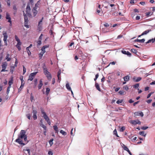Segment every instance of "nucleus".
<instances>
[{
  "label": "nucleus",
  "mask_w": 155,
  "mask_h": 155,
  "mask_svg": "<svg viewBox=\"0 0 155 155\" xmlns=\"http://www.w3.org/2000/svg\"><path fill=\"white\" fill-rule=\"evenodd\" d=\"M26 134V131L25 130H21L20 133V135L18 136V138L16 139L15 141L16 142L18 143L19 144L24 145L25 143H23V141L21 139H24V141L25 142L27 141V137Z\"/></svg>",
  "instance_id": "f257e3e1"
},
{
  "label": "nucleus",
  "mask_w": 155,
  "mask_h": 155,
  "mask_svg": "<svg viewBox=\"0 0 155 155\" xmlns=\"http://www.w3.org/2000/svg\"><path fill=\"white\" fill-rule=\"evenodd\" d=\"M41 114L43 115V117L45 120V121L47 122L48 124L50 125L51 124V122L50 119L47 115L46 113L44 111L43 109H41Z\"/></svg>",
  "instance_id": "f03ea898"
},
{
  "label": "nucleus",
  "mask_w": 155,
  "mask_h": 155,
  "mask_svg": "<svg viewBox=\"0 0 155 155\" xmlns=\"http://www.w3.org/2000/svg\"><path fill=\"white\" fill-rule=\"evenodd\" d=\"M43 69L44 73L46 75L48 80L50 81L52 78L51 74L48 71L47 68L43 67Z\"/></svg>",
  "instance_id": "7ed1b4c3"
},
{
  "label": "nucleus",
  "mask_w": 155,
  "mask_h": 155,
  "mask_svg": "<svg viewBox=\"0 0 155 155\" xmlns=\"http://www.w3.org/2000/svg\"><path fill=\"white\" fill-rule=\"evenodd\" d=\"M23 15L24 17V26L27 28H29V26L28 25V17L24 11H23Z\"/></svg>",
  "instance_id": "20e7f679"
},
{
  "label": "nucleus",
  "mask_w": 155,
  "mask_h": 155,
  "mask_svg": "<svg viewBox=\"0 0 155 155\" xmlns=\"http://www.w3.org/2000/svg\"><path fill=\"white\" fill-rule=\"evenodd\" d=\"M38 73V72H36L34 73H31L29 76L28 80L32 81L35 76L36 75V74Z\"/></svg>",
  "instance_id": "39448f33"
},
{
  "label": "nucleus",
  "mask_w": 155,
  "mask_h": 155,
  "mask_svg": "<svg viewBox=\"0 0 155 155\" xmlns=\"http://www.w3.org/2000/svg\"><path fill=\"white\" fill-rule=\"evenodd\" d=\"M7 65V63L6 62H4L2 63V69L1 71V72H4L7 71L5 69Z\"/></svg>",
  "instance_id": "423d86ee"
},
{
  "label": "nucleus",
  "mask_w": 155,
  "mask_h": 155,
  "mask_svg": "<svg viewBox=\"0 0 155 155\" xmlns=\"http://www.w3.org/2000/svg\"><path fill=\"white\" fill-rule=\"evenodd\" d=\"M5 18L7 20H8V22L10 23V26H11L12 25V21L11 20V18L10 17V16L9 14L8 13H6Z\"/></svg>",
  "instance_id": "0eeeda50"
},
{
  "label": "nucleus",
  "mask_w": 155,
  "mask_h": 155,
  "mask_svg": "<svg viewBox=\"0 0 155 155\" xmlns=\"http://www.w3.org/2000/svg\"><path fill=\"white\" fill-rule=\"evenodd\" d=\"M130 124L133 125L140 124H141L140 122L138 120H131L130 121Z\"/></svg>",
  "instance_id": "6e6552de"
},
{
  "label": "nucleus",
  "mask_w": 155,
  "mask_h": 155,
  "mask_svg": "<svg viewBox=\"0 0 155 155\" xmlns=\"http://www.w3.org/2000/svg\"><path fill=\"white\" fill-rule=\"evenodd\" d=\"M30 7L29 5H27L26 8V13L28 16L31 15V14H30Z\"/></svg>",
  "instance_id": "1a4fd4ad"
},
{
  "label": "nucleus",
  "mask_w": 155,
  "mask_h": 155,
  "mask_svg": "<svg viewBox=\"0 0 155 155\" xmlns=\"http://www.w3.org/2000/svg\"><path fill=\"white\" fill-rule=\"evenodd\" d=\"M134 114L135 116H140L141 117H143V114L142 111L135 112L134 113Z\"/></svg>",
  "instance_id": "9d476101"
},
{
  "label": "nucleus",
  "mask_w": 155,
  "mask_h": 155,
  "mask_svg": "<svg viewBox=\"0 0 155 155\" xmlns=\"http://www.w3.org/2000/svg\"><path fill=\"white\" fill-rule=\"evenodd\" d=\"M133 80L135 81V82H138L140 81L142 78H141L139 77L138 78H137L135 77H134L133 78Z\"/></svg>",
  "instance_id": "9b49d317"
},
{
  "label": "nucleus",
  "mask_w": 155,
  "mask_h": 155,
  "mask_svg": "<svg viewBox=\"0 0 155 155\" xmlns=\"http://www.w3.org/2000/svg\"><path fill=\"white\" fill-rule=\"evenodd\" d=\"M21 45V43L20 41L17 42V44L16 45V47L18 48L19 51L21 50L20 46Z\"/></svg>",
  "instance_id": "f8f14e48"
},
{
  "label": "nucleus",
  "mask_w": 155,
  "mask_h": 155,
  "mask_svg": "<svg viewBox=\"0 0 155 155\" xmlns=\"http://www.w3.org/2000/svg\"><path fill=\"white\" fill-rule=\"evenodd\" d=\"M151 31V30H147L144 31L142 33L141 35L139 36V37H140L141 36L143 35H145L147 34L150 31Z\"/></svg>",
  "instance_id": "ddd939ff"
},
{
  "label": "nucleus",
  "mask_w": 155,
  "mask_h": 155,
  "mask_svg": "<svg viewBox=\"0 0 155 155\" xmlns=\"http://www.w3.org/2000/svg\"><path fill=\"white\" fill-rule=\"evenodd\" d=\"M69 44H70L69 46V49L70 50H72L74 48V46L72 47V46L74 45V42H72L71 43H69Z\"/></svg>",
  "instance_id": "4468645a"
},
{
  "label": "nucleus",
  "mask_w": 155,
  "mask_h": 155,
  "mask_svg": "<svg viewBox=\"0 0 155 155\" xmlns=\"http://www.w3.org/2000/svg\"><path fill=\"white\" fill-rule=\"evenodd\" d=\"M49 47V45H45L43 46L41 48V50L42 51H44L45 52V49L46 48H48Z\"/></svg>",
  "instance_id": "2eb2a0df"
},
{
  "label": "nucleus",
  "mask_w": 155,
  "mask_h": 155,
  "mask_svg": "<svg viewBox=\"0 0 155 155\" xmlns=\"http://www.w3.org/2000/svg\"><path fill=\"white\" fill-rule=\"evenodd\" d=\"M3 35H4L3 41H6L7 40L8 37L7 34L6 32H5L3 33Z\"/></svg>",
  "instance_id": "dca6fc26"
},
{
  "label": "nucleus",
  "mask_w": 155,
  "mask_h": 155,
  "mask_svg": "<svg viewBox=\"0 0 155 155\" xmlns=\"http://www.w3.org/2000/svg\"><path fill=\"white\" fill-rule=\"evenodd\" d=\"M151 42H152V43H153L155 42V38H152L151 39L149 40L146 43V44H147Z\"/></svg>",
  "instance_id": "f3484780"
},
{
  "label": "nucleus",
  "mask_w": 155,
  "mask_h": 155,
  "mask_svg": "<svg viewBox=\"0 0 155 155\" xmlns=\"http://www.w3.org/2000/svg\"><path fill=\"white\" fill-rule=\"evenodd\" d=\"M43 84L42 83V80H40L39 81V84L38 85V88L39 89H41V87H42Z\"/></svg>",
  "instance_id": "a211bd4d"
},
{
  "label": "nucleus",
  "mask_w": 155,
  "mask_h": 155,
  "mask_svg": "<svg viewBox=\"0 0 155 155\" xmlns=\"http://www.w3.org/2000/svg\"><path fill=\"white\" fill-rule=\"evenodd\" d=\"M34 16H35L38 13V11L37 9L33 8L32 10Z\"/></svg>",
  "instance_id": "6ab92c4d"
},
{
  "label": "nucleus",
  "mask_w": 155,
  "mask_h": 155,
  "mask_svg": "<svg viewBox=\"0 0 155 155\" xmlns=\"http://www.w3.org/2000/svg\"><path fill=\"white\" fill-rule=\"evenodd\" d=\"M95 86L96 88L98 91H101V89L100 88V86L99 84L97 83L96 82L95 83Z\"/></svg>",
  "instance_id": "aec40b11"
},
{
  "label": "nucleus",
  "mask_w": 155,
  "mask_h": 155,
  "mask_svg": "<svg viewBox=\"0 0 155 155\" xmlns=\"http://www.w3.org/2000/svg\"><path fill=\"white\" fill-rule=\"evenodd\" d=\"M53 127L55 131V133L58 134V129L57 126L56 125H54L53 126Z\"/></svg>",
  "instance_id": "412c9836"
},
{
  "label": "nucleus",
  "mask_w": 155,
  "mask_h": 155,
  "mask_svg": "<svg viewBox=\"0 0 155 155\" xmlns=\"http://www.w3.org/2000/svg\"><path fill=\"white\" fill-rule=\"evenodd\" d=\"M45 52L44 51H41L39 54V58L40 59L42 58V56L44 54Z\"/></svg>",
  "instance_id": "4be33fe9"
},
{
  "label": "nucleus",
  "mask_w": 155,
  "mask_h": 155,
  "mask_svg": "<svg viewBox=\"0 0 155 155\" xmlns=\"http://www.w3.org/2000/svg\"><path fill=\"white\" fill-rule=\"evenodd\" d=\"M145 41V40L143 38L142 39H137L135 40V41H137L138 42H141V43H143Z\"/></svg>",
  "instance_id": "5701e85b"
},
{
  "label": "nucleus",
  "mask_w": 155,
  "mask_h": 155,
  "mask_svg": "<svg viewBox=\"0 0 155 155\" xmlns=\"http://www.w3.org/2000/svg\"><path fill=\"white\" fill-rule=\"evenodd\" d=\"M43 19V18H42L41 20L38 22V28H40L41 27H42V22Z\"/></svg>",
  "instance_id": "b1692460"
},
{
  "label": "nucleus",
  "mask_w": 155,
  "mask_h": 155,
  "mask_svg": "<svg viewBox=\"0 0 155 155\" xmlns=\"http://www.w3.org/2000/svg\"><path fill=\"white\" fill-rule=\"evenodd\" d=\"M124 80L125 81H128L130 79V77L128 75H127L124 78Z\"/></svg>",
  "instance_id": "393cba45"
},
{
  "label": "nucleus",
  "mask_w": 155,
  "mask_h": 155,
  "mask_svg": "<svg viewBox=\"0 0 155 155\" xmlns=\"http://www.w3.org/2000/svg\"><path fill=\"white\" fill-rule=\"evenodd\" d=\"M153 14V12H148L146 13V15L147 17H149L152 15Z\"/></svg>",
  "instance_id": "a878e982"
},
{
  "label": "nucleus",
  "mask_w": 155,
  "mask_h": 155,
  "mask_svg": "<svg viewBox=\"0 0 155 155\" xmlns=\"http://www.w3.org/2000/svg\"><path fill=\"white\" fill-rule=\"evenodd\" d=\"M66 88L69 91H71V89L68 83L66 84Z\"/></svg>",
  "instance_id": "bb28decb"
},
{
  "label": "nucleus",
  "mask_w": 155,
  "mask_h": 155,
  "mask_svg": "<svg viewBox=\"0 0 155 155\" xmlns=\"http://www.w3.org/2000/svg\"><path fill=\"white\" fill-rule=\"evenodd\" d=\"M9 56L10 55L9 54H7L5 59L7 60V61H10L11 60V58L9 57Z\"/></svg>",
  "instance_id": "cd10ccee"
},
{
  "label": "nucleus",
  "mask_w": 155,
  "mask_h": 155,
  "mask_svg": "<svg viewBox=\"0 0 155 155\" xmlns=\"http://www.w3.org/2000/svg\"><path fill=\"white\" fill-rule=\"evenodd\" d=\"M139 134L140 135L143 136L144 137H145L146 135V134H145L144 131L140 132H139Z\"/></svg>",
  "instance_id": "c85d7f7f"
},
{
  "label": "nucleus",
  "mask_w": 155,
  "mask_h": 155,
  "mask_svg": "<svg viewBox=\"0 0 155 155\" xmlns=\"http://www.w3.org/2000/svg\"><path fill=\"white\" fill-rule=\"evenodd\" d=\"M13 79H12L10 80L8 82V85H9V87H11V85L13 84Z\"/></svg>",
  "instance_id": "c756f323"
},
{
  "label": "nucleus",
  "mask_w": 155,
  "mask_h": 155,
  "mask_svg": "<svg viewBox=\"0 0 155 155\" xmlns=\"http://www.w3.org/2000/svg\"><path fill=\"white\" fill-rule=\"evenodd\" d=\"M60 132L64 136H65L67 135L66 132H65L63 130H61L60 131Z\"/></svg>",
  "instance_id": "7c9ffc66"
},
{
  "label": "nucleus",
  "mask_w": 155,
  "mask_h": 155,
  "mask_svg": "<svg viewBox=\"0 0 155 155\" xmlns=\"http://www.w3.org/2000/svg\"><path fill=\"white\" fill-rule=\"evenodd\" d=\"M50 91V89L48 88H47L46 89V91L45 92V94L46 95H48V94L49 93Z\"/></svg>",
  "instance_id": "2f4dec72"
},
{
  "label": "nucleus",
  "mask_w": 155,
  "mask_h": 155,
  "mask_svg": "<svg viewBox=\"0 0 155 155\" xmlns=\"http://www.w3.org/2000/svg\"><path fill=\"white\" fill-rule=\"evenodd\" d=\"M113 134H114L117 137H119V136H118L117 131L116 129H115L113 131Z\"/></svg>",
  "instance_id": "473e14b6"
},
{
  "label": "nucleus",
  "mask_w": 155,
  "mask_h": 155,
  "mask_svg": "<svg viewBox=\"0 0 155 155\" xmlns=\"http://www.w3.org/2000/svg\"><path fill=\"white\" fill-rule=\"evenodd\" d=\"M54 140V139H51L49 141V143L50 144V146H52L53 144V141Z\"/></svg>",
  "instance_id": "72a5a7b5"
},
{
  "label": "nucleus",
  "mask_w": 155,
  "mask_h": 155,
  "mask_svg": "<svg viewBox=\"0 0 155 155\" xmlns=\"http://www.w3.org/2000/svg\"><path fill=\"white\" fill-rule=\"evenodd\" d=\"M38 2L35 4V6L33 8L34 9H37L38 8V5H39V4L38 3Z\"/></svg>",
  "instance_id": "f704fd0d"
},
{
  "label": "nucleus",
  "mask_w": 155,
  "mask_h": 155,
  "mask_svg": "<svg viewBox=\"0 0 155 155\" xmlns=\"http://www.w3.org/2000/svg\"><path fill=\"white\" fill-rule=\"evenodd\" d=\"M41 126L43 128L44 130H46V127L44 124H42L41 125Z\"/></svg>",
  "instance_id": "c9c22d12"
},
{
  "label": "nucleus",
  "mask_w": 155,
  "mask_h": 155,
  "mask_svg": "<svg viewBox=\"0 0 155 155\" xmlns=\"http://www.w3.org/2000/svg\"><path fill=\"white\" fill-rule=\"evenodd\" d=\"M139 86V84H137L134 85L133 87L134 88L136 89L138 88Z\"/></svg>",
  "instance_id": "e433bc0d"
},
{
  "label": "nucleus",
  "mask_w": 155,
  "mask_h": 155,
  "mask_svg": "<svg viewBox=\"0 0 155 155\" xmlns=\"http://www.w3.org/2000/svg\"><path fill=\"white\" fill-rule=\"evenodd\" d=\"M15 67L14 66H12L11 67V68L10 69V72H11L12 74L13 73L14 69H15Z\"/></svg>",
  "instance_id": "4c0bfd02"
},
{
  "label": "nucleus",
  "mask_w": 155,
  "mask_h": 155,
  "mask_svg": "<svg viewBox=\"0 0 155 155\" xmlns=\"http://www.w3.org/2000/svg\"><path fill=\"white\" fill-rule=\"evenodd\" d=\"M125 127L123 126L121 128L120 130V132H123L125 130Z\"/></svg>",
  "instance_id": "58836bf2"
},
{
  "label": "nucleus",
  "mask_w": 155,
  "mask_h": 155,
  "mask_svg": "<svg viewBox=\"0 0 155 155\" xmlns=\"http://www.w3.org/2000/svg\"><path fill=\"white\" fill-rule=\"evenodd\" d=\"M123 101V100H119L116 101V103L117 104H120Z\"/></svg>",
  "instance_id": "ea45409f"
},
{
  "label": "nucleus",
  "mask_w": 155,
  "mask_h": 155,
  "mask_svg": "<svg viewBox=\"0 0 155 155\" xmlns=\"http://www.w3.org/2000/svg\"><path fill=\"white\" fill-rule=\"evenodd\" d=\"M131 51L134 53H136L137 52V50L134 49L133 48L131 49Z\"/></svg>",
  "instance_id": "a19ab883"
},
{
  "label": "nucleus",
  "mask_w": 155,
  "mask_h": 155,
  "mask_svg": "<svg viewBox=\"0 0 155 155\" xmlns=\"http://www.w3.org/2000/svg\"><path fill=\"white\" fill-rule=\"evenodd\" d=\"M119 94L121 95H124V92L123 91H120L118 92Z\"/></svg>",
  "instance_id": "79ce46f5"
},
{
  "label": "nucleus",
  "mask_w": 155,
  "mask_h": 155,
  "mask_svg": "<svg viewBox=\"0 0 155 155\" xmlns=\"http://www.w3.org/2000/svg\"><path fill=\"white\" fill-rule=\"evenodd\" d=\"M15 38L17 42L20 41V40L16 35H15Z\"/></svg>",
  "instance_id": "37998d69"
},
{
  "label": "nucleus",
  "mask_w": 155,
  "mask_h": 155,
  "mask_svg": "<svg viewBox=\"0 0 155 155\" xmlns=\"http://www.w3.org/2000/svg\"><path fill=\"white\" fill-rule=\"evenodd\" d=\"M123 88L126 91H127L128 89V87L127 85H125L123 87Z\"/></svg>",
  "instance_id": "c03bdc74"
},
{
  "label": "nucleus",
  "mask_w": 155,
  "mask_h": 155,
  "mask_svg": "<svg viewBox=\"0 0 155 155\" xmlns=\"http://www.w3.org/2000/svg\"><path fill=\"white\" fill-rule=\"evenodd\" d=\"M23 74H24L26 71V69L24 66H23Z\"/></svg>",
  "instance_id": "a18cd8bd"
},
{
  "label": "nucleus",
  "mask_w": 155,
  "mask_h": 155,
  "mask_svg": "<svg viewBox=\"0 0 155 155\" xmlns=\"http://www.w3.org/2000/svg\"><path fill=\"white\" fill-rule=\"evenodd\" d=\"M30 100L31 102H32L33 100H34V97L32 95V93L31 94Z\"/></svg>",
  "instance_id": "49530a36"
},
{
  "label": "nucleus",
  "mask_w": 155,
  "mask_h": 155,
  "mask_svg": "<svg viewBox=\"0 0 155 155\" xmlns=\"http://www.w3.org/2000/svg\"><path fill=\"white\" fill-rule=\"evenodd\" d=\"M26 116L28 119H29L30 120L31 119V115L30 114H27L26 115Z\"/></svg>",
  "instance_id": "de8ad7c7"
},
{
  "label": "nucleus",
  "mask_w": 155,
  "mask_h": 155,
  "mask_svg": "<svg viewBox=\"0 0 155 155\" xmlns=\"http://www.w3.org/2000/svg\"><path fill=\"white\" fill-rule=\"evenodd\" d=\"M153 93V92H151L149 94H148L147 97V98H149L150 97L151 95Z\"/></svg>",
  "instance_id": "09e8293b"
},
{
  "label": "nucleus",
  "mask_w": 155,
  "mask_h": 155,
  "mask_svg": "<svg viewBox=\"0 0 155 155\" xmlns=\"http://www.w3.org/2000/svg\"><path fill=\"white\" fill-rule=\"evenodd\" d=\"M26 50L27 51V53H28V55H29V56L31 54V52L29 50V49H26Z\"/></svg>",
  "instance_id": "8fccbe9b"
},
{
  "label": "nucleus",
  "mask_w": 155,
  "mask_h": 155,
  "mask_svg": "<svg viewBox=\"0 0 155 155\" xmlns=\"http://www.w3.org/2000/svg\"><path fill=\"white\" fill-rule=\"evenodd\" d=\"M18 61L17 60L16 58L15 63V66H14L15 67H16L17 66V64H18Z\"/></svg>",
  "instance_id": "3c124183"
},
{
  "label": "nucleus",
  "mask_w": 155,
  "mask_h": 155,
  "mask_svg": "<svg viewBox=\"0 0 155 155\" xmlns=\"http://www.w3.org/2000/svg\"><path fill=\"white\" fill-rule=\"evenodd\" d=\"M37 43L38 44V45H40L41 44V41L40 40H39L37 42Z\"/></svg>",
  "instance_id": "603ef678"
},
{
  "label": "nucleus",
  "mask_w": 155,
  "mask_h": 155,
  "mask_svg": "<svg viewBox=\"0 0 155 155\" xmlns=\"http://www.w3.org/2000/svg\"><path fill=\"white\" fill-rule=\"evenodd\" d=\"M11 87H8V88H7V94H9V91H10V89Z\"/></svg>",
  "instance_id": "864d4df0"
},
{
  "label": "nucleus",
  "mask_w": 155,
  "mask_h": 155,
  "mask_svg": "<svg viewBox=\"0 0 155 155\" xmlns=\"http://www.w3.org/2000/svg\"><path fill=\"white\" fill-rule=\"evenodd\" d=\"M33 118L34 120L37 119V117L36 114H33Z\"/></svg>",
  "instance_id": "5fc2aeb1"
},
{
  "label": "nucleus",
  "mask_w": 155,
  "mask_h": 155,
  "mask_svg": "<svg viewBox=\"0 0 155 155\" xmlns=\"http://www.w3.org/2000/svg\"><path fill=\"white\" fill-rule=\"evenodd\" d=\"M23 76H21L20 77V79L21 81V83H23L24 81V80L23 79Z\"/></svg>",
  "instance_id": "6e6d98bb"
},
{
  "label": "nucleus",
  "mask_w": 155,
  "mask_h": 155,
  "mask_svg": "<svg viewBox=\"0 0 155 155\" xmlns=\"http://www.w3.org/2000/svg\"><path fill=\"white\" fill-rule=\"evenodd\" d=\"M115 63H116L114 61L111 62L107 66V67H108L110 64H111L113 65H115Z\"/></svg>",
  "instance_id": "4d7b16f0"
},
{
  "label": "nucleus",
  "mask_w": 155,
  "mask_h": 155,
  "mask_svg": "<svg viewBox=\"0 0 155 155\" xmlns=\"http://www.w3.org/2000/svg\"><path fill=\"white\" fill-rule=\"evenodd\" d=\"M32 112L33 113V114H37V111L36 110H33Z\"/></svg>",
  "instance_id": "13d9d810"
},
{
  "label": "nucleus",
  "mask_w": 155,
  "mask_h": 155,
  "mask_svg": "<svg viewBox=\"0 0 155 155\" xmlns=\"http://www.w3.org/2000/svg\"><path fill=\"white\" fill-rule=\"evenodd\" d=\"M34 82V84L35 85V86H36L37 83V79L36 78L35 79Z\"/></svg>",
  "instance_id": "bf43d9fd"
},
{
  "label": "nucleus",
  "mask_w": 155,
  "mask_h": 155,
  "mask_svg": "<svg viewBox=\"0 0 155 155\" xmlns=\"http://www.w3.org/2000/svg\"><path fill=\"white\" fill-rule=\"evenodd\" d=\"M104 25L106 27H108L109 26V25L107 23H106L104 24Z\"/></svg>",
  "instance_id": "052dcab7"
},
{
  "label": "nucleus",
  "mask_w": 155,
  "mask_h": 155,
  "mask_svg": "<svg viewBox=\"0 0 155 155\" xmlns=\"http://www.w3.org/2000/svg\"><path fill=\"white\" fill-rule=\"evenodd\" d=\"M126 53L127 54H127L128 56L130 57L131 56V54L129 51H127Z\"/></svg>",
  "instance_id": "680f3d73"
},
{
  "label": "nucleus",
  "mask_w": 155,
  "mask_h": 155,
  "mask_svg": "<svg viewBox=\"0 0 155 155\" xmlns=\"http://www.w3.org/2000/svg\"><path fill=\"white\" fill-rule=\"evenodd\" d=\"M140 19V16H137L136 17V19L137 20H139Z\"/></svg>",
  "instance_id": "e2e57ef3"
},
{
  "label": "nucleus",
  "mask_w": 155,
  "mask_h": 155,
  "mask_svg": "<svg viewBox=\"0 0 155 155\" xmlns=\"http://www.w3.org/2000/svg\"><path fill=\"white\" fill-rule=\"evenodd\" d=\"M152 101V100L151 99H149L146 102L148 104H150L151 102Z\"/></svg>",
  "instance_id": "0e129e2a"
},
{
  "label": "nucleus",
  "mask_w": 155,
  "mask_h": 155,
  "mask_svg": "<svg viewBox=\"0 0 155 155\" xmlns=\"http://www.w3.org/2000/svg\"><path fill=\"white\" fill-rule=\"evenodd\" d=\"M127 52V51H125L124 50H122L121 51L122 53L123 54H126Z\"/></svg>",
  "instance_id": "69168bd1"
},
{
  "label": "nucleus",
  "mask_w": 155,
  "mask_h": 155,
  "mask_svg": "<svg viewBox=\"0 0 155 155\" xmlns=\"http://www.w3.org/2000/svg\"><path fill=\"white\" fill-rule=\"evenodd\" d=\"M148 128V127H143L141 129L143 130H146L147 128Z\"/></svg>",
  "instance_id": "338daca9"
},
{
  "label": "nucleus",
  "mask_w": 155,
  "mask_h": 155,
  "mask_svg": "<svg viewBox=\"0 0 155 155\" xmlns=\"http://www.w3.org/2000/svg\"><path fill=\"white\" fill-rule=\"evenodd\" d=\"M48 154L49 155H53V153L51 151H49L48 153Z\"/></svg>",
  "instance_id": "774afa93"
}]
</instances>
